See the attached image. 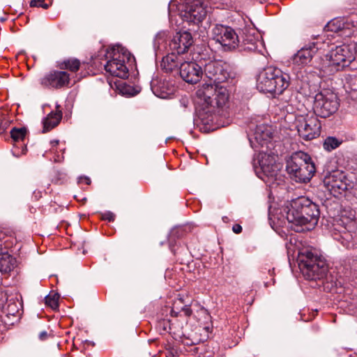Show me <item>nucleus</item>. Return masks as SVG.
I'll return each mask as SVG.
<instances>
[{
	"label": "nucleus",
	"mask_w": 357,
	"mask_h": 357,
	"mask_svg": "<svg viewBox=\"0 0 357 357\" xmlns=\"http://www.w3.org/2000/svg\"><path fill=\"white\" fill-rule=\"evenodd\" d=\"M188 300L187 294H178L173 301L170 312L171 317H181L183 314L186 318H189L192 314V310Z\"/></svg>",
	"instance_id": "nucleus-18"
},
{
	"label": "nucleus",
	"mask_w": 357,
	"mask_h": 357,
	"mask_svg": "<svg viewBox=\"0 0 357 357\" xmlns=\"http://www.w3.org/2000/svg\"><path fill=\"white\" fill-rule=\"evenodd\" d=\"M151 89L155 96L160 97L162 98H166L167 93H165L164 92L159 93L158 91V87L156 86L152 85Z\"/></svg>",
	"instance_id": "nucleus-40"
},
{
	"label": "nucleus",
	"mask_w": 357,
	"mask_h": 357,
	"mask_svg": "<svg viewBox=\"0 0 357 357\" xmlns=\"http://www.w3.org/2000/svg\"><path fill=\"white\" fill-rule=\"evenodd\" d=\"M8 238L5 232L0 230V242L4 243L5 241H7L6 238Z\"/></svg>",
	"instance_id": "nucleus-44"
},
{
	"label": "nucleus",
	"mask_w": 357,
	"mask_h": 357,
	"mask_svg": "<svg viewBox=\"0 0 357 357\" xmlns=\"http://www.w3.org/2000/svg\"><path fill=\"white\" fill-rule=\"evenodd\" d=\"M79 180H80V182H83L86 185L91 184V179L87 176L81 177L79 178Z\"/></svg>",
	"instance_id": "nucleus-46"
},
{
	"label": "nucleus",
	"mask_w": 357,
	"mask_h": 357,
	"mask_svg": "<svg viewBox=\"0 0 357 357\" xmlns=\"http://www.w3.org/2000/svg\"><path fill=\"white\" fill-rule=\"evenodd\" d=\"M272 130L270 126L261 124L257 126L253 136L250 138V143L253 149L263 146L272 137Z\"/></svg>",
	"instance_id": "nucleus-20"
},
{
	"label": "nucleus",
	"mask_w": 357,
	"mask_h": 357,
	"mask_svg": "<svg viewBox=\"0 0 357 357\" xmlns=\"http://www.w3.org/2000/svg\"><path fill=\"white\" fill-rule=\"evenodd\" d=\"M67 181V174L62 170L55 169L54 170L53 175L52 176V182L61 185Z\"/></svg>",
	"instance_id": "nucleus-32"
},
{
	"label": "nucleus",
	"mask_w": 357,
	"mask_h": 357,
	"mask_svg": "<svg viewBox=\"0 0 357 357\" xmlns=\"http://www.w3.org/2000/svg\"><path fill=\"white\" fill-rule=\"evenodd\" d=\"M324 183L335 196L342 194L349 187L346 176L342 173L338 172H334L333 174L326 177Z\"/></svg>",
	"instance_id": "nucleus-17"
},
{
	"label": "nucleus",
	"mask_w": 357,
	"mask_h": 357,
	"mask_svg": "<svg viewBox=\"0 0 357 357\" xmlns=\"http://www.w3.org/2000/svg\"><path fill=\"white\" fill-rule=\"evenodd\" d=\"M9 246L10 244L8 243V241H5L4 243L0 242V254H2Z\"/></svg>",
	"instance_id": "nucleus-41"
},
{
	"label": "nucleus",
	"mask_w": 357,
	"mask_h": 357,
	"mask_svg": "<svg viewBox=\"0 0 357 357\" xmlns=\"http://www.w3.org/2000/svg\"><path fill=\"white\" fill-rule=\"evenodd\" d=\"M194 58H186L181 62L179 67V73L181 78L190 84L197 83L204 75L202 66L193 61Z\"/></svg>",
	"instance_id": "nucleus-15"
},
{
	"label": "nucleus",
	"mask_w": 357,
	"mask_h": 357,
	"mask_svg": "<svg viewBox=\"0 0 357 357\" xmlns=\"http://www.w3.org/2000/svg\"><path fill=\"white\" fill-rule=\"evenodd\" d=\"M319 47L316 43H310L300 50L293 57V62L298 66H304L307 65L317 52Z\"/></svg>",
	"instance_id": "nucleus-19"
},
{
	"label": "nucleus",
	"mask_w": 357,
	"mask_h": 357,
	"mask_svg": "<svg viewBox=\"0 0 357 357\" xmlns=\"http://www.w3.org/2000/svg\"><path fill=\"white\" fill-rule=\"evenodd\" d=\"M238 39L239 45L238 47L241 51L255 52L260 43L259 36L255 29L251 25L245 24L243 27L238 29Z\"/></svg>",
	"instance_id": "nucleus-14"
},
{
	"label": "nucleus",
	"mask_w": 357,
	"mask_h": 357,
	"mask_svg": "<svg viewBox=\"0 0 357 357\" xmlns=\"http://www.w3.org/2000/svg\"><path fill=\"white\" fill-rule=\"evenodd\" d=\"M320 211L318 205L305 197L291 201L287 213V220L291 224V229L301 231L299 227L306 225L307 229L314 227L318 222Z\"/></svg>",
	"instance_id": "nucleus-2"
},
{
	"label": "nucleus",
	"mask_w": 357,
	"mask_h": 357,
	"mask_svg": "<svg viewBox=\"0 0 357 357\" xmlns=\"http://www.w3.org/2000/svg\"><path fill=\"white\" fill-rule=\"evenodd\" d=\"M48 336H49V335H48L47 332H46V331H41V332L39 333V335H38V337H39V339H40V340H42V341H44V340H47V337H48Z\"/></svg>",
	"instance_id": "nucleus-43"
},
{
	"label": "nucleus",
	"mask_w": 357,
	"mask_h": 357,
	"mask_svg": "<svg viewBox=\"0 0 357 357\" xmlns=\"http://www.w3.org/2000/svg\"><path fill=\"white\" fill-rule=\"evenodd\" d=\"M340 107L337 95L328 89L317 93L314 98L313 114L321 118H328L334 114Z\"/></svg>",
	"instance_id": "nucleus-7"
},
{
	"label": "nucleus",
	"mask_w": 357,
	"mask_h": 357,
	"mask_svg": "<svg viewBox=\"0 0 357 357\" xmlns=\"http://www.w3.org/2000/svg\"><path fill=\"white\" fill-rule=\"evenodd\" d=\"M26 134V130L24 128H13L10 130V137L15 142L23 141Z\"/></svg>",
	"instance_id": "nucleus-34"
},
{
	"label": "nucleus",
	"mask_w": 357,
	"mask_h": 357,
	"mask_svg": "<svg viewBox=\"0 0 357 357\" xmlns=\"http://www.w3.org/2000/svg\"><path fill=\"white\" fill-rule=\"evenodd\" d=\"M286 169L291 178L299 183L308 182L316 170L310 155L303 151L291 155L287 162Z\"/></svg>",
	"instance_id": "nucleus-5"
},
{
	"label": "nucleus",
	"mask_w": 357,
	"mask_h": 357,
	"mask_svg": "<svg viewBox=\"0 0 357 357\" xmlns=\"http://www.w3.org/2000/svg\"><path fill=\"white\" fill-rule=\"evenodd\" d=\"M306 255L310 257L309 258L312 259V261H310V264L312 265H315L316 264H317L318 260L319 259H325L322 256L319 255L315 250H312L311 249H303L301 251H299L298 255V263L300 269L301 265V259L303 258L302 257Z\"/></svg>",
	"instance_id": "nucleus-28"
},
{
	"label": "nucleus",
	"mask_w": 357,
	"mask_h": 357,
	"mask_svg": "<svg viewBox=\"0 0 357 357\" xmlns=\"http://www.w3.org/2000/svg\"><path fill=\"white\" fill-rule=\"evenodd\" d=\"M180 17L189 26H199L206 16V9L202 0H188L178 8Z\"/></svg>",
	"instance_id": "nucleus-8"
},
{
	"label": "nucleus",
	"mask_w": 357,
	"mask_h": 357,
	"mask_svg": "<svg viewBox=\"0 0 357 357\" xmlns=\"http://www.w3.org/2000/svg\"><path fill=\"white\" fill-rule=\"evenodd\" d=\"M289 75L275 66L264 68L258 75L257 88L259 91L278 96L289 87Z\"/></svg>",
	"instance_id": "nucleus-3"
},
{
	"label": "nucleus",
	"mask_w": 357,
	"mask_h": 357,
	"mask_svg": "<svg viewBox=\"0 0 357 357\" xmlns=\"http://www.w3.org/2000/svg\"><path fill=\"white\" fill-rule=\"evenodd\" d=\"M333 238L337 241H339L347 249L354 248L355 247L352 235L345 230H343L340 234L335 233L333 234Z\"/></svg>",
	"instance_id": "nucleus-27"
},
{
	"label": "nucleus",
	"mask_w": 357,
	"mask_h": 357,
	"mask_svg": "<svg viewBox=\"0 0 357 357\" xmlns=\"http://www.w3.org/2000/svg\"><path fill=\"white\" fill-rule=\"evenodd\" d=\"M259 164L264 173L271 174L275 171V158L273 156L261 153L259 159Z\"/></svg>",
	"instance_id": "nucleus-24"
},
{
	"label": "nucleus",
	"mask_w": 357,
	"mask_h": 357,
	"mask_svg": "<svg viewBox=\"0 0 357 357\" xmlns=\"http://www.w3.org/2000/svg\"><path fill=\"white\" fill-rule=\"evenodd\" d=\"M340 145L338 139L333 137H327L324 142V148L328 151L337 148Z\"/></svg>",
	"instance_id": "nucleus-36"
},
{
	"label": "nucleus",
	"mask_w": 357,
	"mask_h": 357,
	"mask_svg": "<svg viewBox=\"0 0 357 357\" xmlns=\"http://www.w3.org/2000/svg\"><path fill=\"white\" fill-rule=\"evenodd\" d=\"M302 257L301 271L308 280H321L326 275L328 267L326 259H319L317 264L312 265L310 261H312L310 257L306 255Z\"/></svg>",
	"instance_id": "nucleus-13"
},
{
	"label": "nucleus",
	"mask_w": 357,
	"mask_h": 357,
	"mask_svg": "<svg viewBox=\"0 0 357 357\" xmlns=\"http://www.w3.org/2000/svg\"><path fill=\"white\" fill-rule=\"evenodd\" d=\"M204 73L208 79V84L220 85L225 82L230 77L229 66L221 60H210L205 62Z\"/></svg>",
	"instance_id": "nucleus-11"
},
{
	"label": "nucleus",
	"mask_w": 357,
	"mask_h": 357,
	"mask_svg": "<svg viewBox=\"0 0 357 357\" xmlns=\"http://www.w3.org/2000/svg\"><path fill=\"white\" fill-rule=\"evenodd\" d=\"M313 113L300 115L296 118V128L298 135L305 140H311L319 136L321 123Z\"/></svg>",
	"instance_id": "nucleus-10"
},
{
	"label": "nucleus",
	"mask_w": 357,
	"mask_h": 357,
	"mask_svg": "<svg viewBox=\"0 0 357 357\" xmlns=\"http://www.w3.org/2000/svg\"><path fill=\"white\" fill-rule=\"evenodd\" d=\"M346 23L344 20L335 18L330 21L326 26L328 31L337 33L345 29Z\"/></svg>",
	"instance_id": "nucleus-30"
},
{
	"label": "nucleus",
	"mask_w": 357,
	"mask_h": 357,
	"mask_svg": "<svg viewBox=\"0 0 357 357\" xmlns=\"http://www.w3.org/2000/svg\"><path fill=\"white\" fill-rule=\"evenodd\" d=\"M184 59V57H181L172 52L163 57L161 61V67L165 72L170 73L175 70L178 67V63H181Z\"/></svg>",
	"instance_id": "nucleus-22"
},
{
	"label": "nucleus",
	"mask_w": 357,
	"mask_h": 357,
	"mask_svg": "<svg viewBox=\"0 0 357 357\" xmlns=\"http://www.w3.org/2000/svg\"><path fill=\"white\" fill-rule=\"evenodd\" d=\"M191 229L192 227L190 225L179 226L173 229L172 235L177 238H183L191 231Z\"/></svg>",
	"instance_id": "nucleus-35"
},
{
	"label": "nucleus",
	"mask_w": 357,
	"mask_h": 357,
	"mask_svg": "<svg viewBox=\"0 0 357 357\" xmlns=\"http://www.w3.org/2000/svg\"><path fill=\"white\" fill-rule=\"evenodd\" d=\"M62 119V111L61 106L56 105L55 110L52 111L43 121V132H47L56 127Z\"/></svg>",
	"instance_id": "nucleus-21"
},
{
	"label": "nucleus",
	"mask_w": 357,
	"mask_h": 357,
	"mask_svg": "<svg viewBox=\"0 0 357 357\" xmlns=\"http://www.w3.org/2000/svg\"><path fill=\"white\" fill-rule=\"evenodd\" d=\"M51 144V149L49 151V153H54V156L53 157V160L55 162H61L63 158V151L64 149H59L58 146L59 144V141L57 139H54L50 142Z\"/></svg>",
	"instance_id": "nucleus-29"
},
{
	"label": "nucleus",
	"mask_w": 357,
	"mask_h": 357,
	"mask_svg": "<svg viewBox=\"0 0 357 357\" xmlns=\"http://www.w3.org/2000/svg\"><path fill=\"white\" fill-rule=\"evenodd\" d=\"M121 91L123 94L130 96H135L138 93V91H137L133 86L127 84L122 86Z\"/></svg>",
	"instance_id": "nucleus-37"
},
{
	"label": "nucleus",
	"mask_w": 357,
	"mask_h": 357,
	"mask_svg": "<svg viewBox=\"0 0 357 357\" xmlns=\"http://www.w3.org/2000/svg\"><path fill=\"white\" fill-rule=\"evenodd\" d=\"M167 357H177V352L174 349L167 351Z\"/></svg>",
	"instance_id": "nucleus-45"
},
{
	"label": "nucleus",
	"mask_w": 357,
	"mask_h": 357,
	"mask_svg": "<svg viewBox=\"0 0 357 357\" xmlns=\"http://www.w3.org/2000/svg\"><path fill=\"white\" fill-rule=\"evenodd\" d=\"M202 60H203V58H201V60L199 61V62L201 63V64H202V65H204V66L205 63H204L202 61Z\"/></svg>",
	"instance_id": "nucleus-49"
},
{
	"label": "nucleus",
	"mask_w": 357,
	"mask_h": 357,
	"mask_svg": "<svg viewBox=\"0 0 357 357\" xmlns=\"http://www.w3.org/2000/svg\"><path fill=\"white\" fill-rule=\"evenodd\" d=\"M29 6L31 8H43L47 9L50 7V4L46 3L45 0H31L29 3Z\"/></svg>",
	"instance_id": "nucleus-38"
},
{
	"label": "nucleus",
	"mask_w": 357,
	"mask_h": 357,
	"mask_svg": "<svg viewBox=\"0 0 357 357\" xmlns=\"http://www.w3.org/2000/svg\"><path fill=\"white\" fill-rule=\"evenodd\" d=\"M105 56L108 59L105 65L107 73L121 79L128 77L129 70L127 63L135 62V57L129 52L113 47L107 49Z\"/></svg>",
	"instance_id": "nucleus-6"
},
{
	"label": "nucleus",
	"mask_w": 357,
	"mask_h": 357,
	"mask_svg": "<svg viewBox=\"0 0 357 357\" xmlns=\"http://www.w3.org/2000/svg\"><path fill=\"white\" fill-rule=\"evenodd\" d=\"M59 296L56 293H50L45 298V305L55 310L59 307Z\"/></svg>",
	"instance_id": "nucleus-33"
},
{
	"label": "nucleus",
	"mask_w": 357,
	"mask_h": 357,
	"mask_svg": "<svg viewBox=\"0 0 357 357\" xmlns=\"http://www.w3.org/2000/svg\"><path fill=\"white\" fill-rule=\"evenodd\" d=\"M258 1L260 3H264L266 1H268V0H258Z\"/></svg>",
	"instance_id": "nucleus-48"
},
{
	"label": "nucleus",
	"mask_w": 357,
	"mask_h": 357,
	"mask_svg": "<svg viewBox=\"0 0 357 357\" xmlns=\"http://www.w3.org/2000/svg\"><path fill=\"white\" fill-rule=\"evenodd\" d=\"M193 43L194 40L190 32H179L171 40L169 47L172 52L185 59L191 56V52L188 54V51Z\"/></svg>",
	"instance_id": "nucleus-16"
},
{
	"label": "nucleus",
	"mask_w": 357,
	"mask_h": 357,
	"mask_svg": "<svg viewBox=\"0 0 357 357\" xmlns=\"http://www.w3.org/2000/svg\"><path fill=\"white\" fill-rule=\"evenodd\" d=\"M158 328L163 331L168 332L169 333L176 334L179 330H176L172 320L163 319L158 322Z\"/></svg>",
	"instance_id": "nucleus-31"
},
{
	"label": "nucleus",
	"mask_w": 357,
	"mask_h": 357,
	"mask_svg": "<svg viewBox=\"0 0 357 357\" xmlns=\"http://www.w3.org/2000/svg\"><path fill=\"white\" fill-rule=\"evenodd\" d=\"M232 230L235 234H240L242 231V227L238 224L233 225Z\"/></svg>",
	"instance_id": "nucleus-42"
},
{
	"label": "nucleus",
	"mask_w": 357,
	"mask_h": 357,
	"mask_svg": "<svg viewBox=\"0 0 357 357\" xmlns=\"http://www.w3.org/2000/svg\"><path fill=\"white\" fill-rule=\"evenodd\" d=\"M196 113L198 119L209 128L213 126L219 108L224 107L229 100L226 87L221 85L204 84L197 91Z\"/></svg>",
	"instance_id": "nucleus-1"
},
{
	"label": "nucleus",
	"mask_w": 357,
	"mask_h": 357,
	"mask_svg": "<svg viewBox=\"0 0 357 357\" xmlns=\"http://www.w3.org/2000/svg\"><path fill=\"white\" fill-rule=\"evenodd\" d=\"M60 70H67L72 74L77 73L81 66L80 61L76 58H68L58 63Z\"/></svg>",
	"instance_id": "nucleus-26"
},
{
	"label": "nucleus",
	"mask_w": 357,
	"mask_h": 357,
	"mask_svg": "<svg viewBox=\"0 0 357 357\" xmlns=\"http://www.w3.org/2000/svg\"><path fill=\"white\" fill-rule=\"evenodd\" d=\"M79 80L65 70H53L40 79V84L45 88L61 89L69 88Z\"/></svg>",
	"instance_id": "nucleus-9"
},
{
	"label": "nucleus",
	"mask_w": 357,
	"mask_h": 357,
	"mask_svg": "<svg viewBox=\"0 0 357 357\" xmlns=\"http://www.w3.org/2000/svg\"><path fill=\"white\" fill-rule=\"evenodd\" d=\"M101 219L103 220H107L109 222H114L115 215L113 213L107 211L102 214Z\"/></svg>",
	"instance_id": "nucleus-39"
},
{
	"label": "nucleus",
	"mask_w": 357,
	"mask_h": 357,
	"mask_svg": "<svg viewBox=\"0 0 357 357\" xmlns=\"http://www.w3.org/2000/svg\"><path fill=\"white\" fill-rule=\"evenodd\" d=\"M356 53L357 43H356L337 46L330 52L329 55H327L329 56V60L328 65L323 66L324 72L330 75L345 68L351 70L357 69L355 56Z\"/></svg>",
	"instance_id": "nucleus-4"
},
{
	"label": "nucleus",
	"mask_w": 357,
	"mask_h": 357,
	"mask_svg": "<svg viewBox=\"0 0 357 357\" xmlns=\"http://www.w3.org/2000/svg\"><path fill=\"white\" fill-rule=\"evenodd\" d=\"M212 356H213L212 352H211V351H207V352H206V356H204V357H212Z\"/></svg>",
	"instance_id": "nucleus-47"
},
{
	"label": "nucleus",
	"mask_w": 357,
	"mask_h": 357,
	"mask_svg": "<svg viewBox=\"0 0 357 357\" xmlns=\"http://www.w3.org/2000/svg\"><path fill=\"white\" fill-rule=\"evenodd\" d=\"M238 31L222 24H216L213 29V40L220 43L225 51L233 50L238 47Z\"/></svg>",
	"instance_id": "nucleus-12"
},
{
	"label": "nucleus",
	"mask_w": 357,
	"mask_h": 357,
	"mask_svg": "<svg viewBox=\"0 0 357 357\" xmlns=\"http://www.w3.org/2000/svg\"><path fill=\"white\" fill-rule=\"evenodd\" d=\"M193 317L197 319L200 327L205 329L208 328V324L211 322V317L208 311L204 307H198V309L193 313Z\"/></svg>",
	"instance_id": "nucleus-23"
},
{
	"label": "nucleus",
	"mask_w": 357,
	"mask_h": 357,
	"mask_svg": "<svg viewBox=\"0 0 357 357\" xmlns=\"http://www.w3.org/2000/svg\"><path fill=\"white\" fill-rule=\"evenodd\" d=\"M86 344H91V342H86Z\"/></svg>",
	"instance_id": "nucleus-50"
},
{
	"label": "nucleus",
	"mask_w": 357,
	"mask_h": 357,
	"mask_svg": "<svg viewBox=\"0 0 357 357\" xmlns=\"http://www.w3.org/2000/svg\"><path fill=\"white\" fill-rule=\"evenodd\" d=\"M15 264V259L8 253L6 250L0 254V271L8 273L11 271Z\"/></svg>",
	"instance_id": "nucleus-25"
}]
</instances>
